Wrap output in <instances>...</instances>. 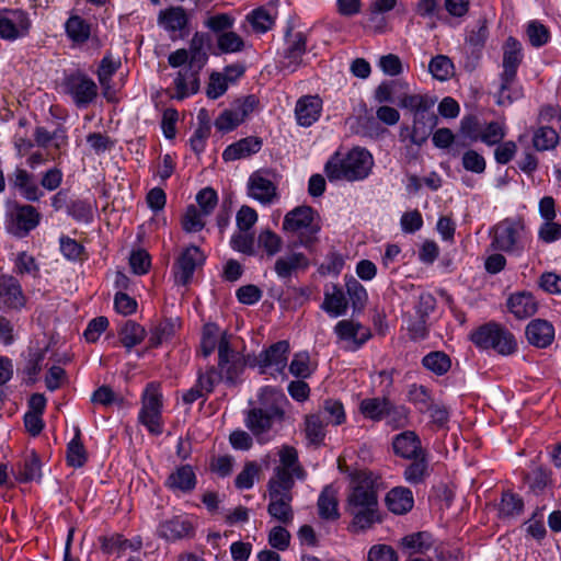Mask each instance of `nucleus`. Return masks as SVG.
I'll return each instance as SVG.
<instances>
[{"label": "nucleus", "instance_id": "nucleus-44", "mask_svg": "<svg viewBox=\"0 0 561 561\" xmlns=\"http://www.w3.org/2000/svg\"><path fill=\"white\" fill-rule=\"evenodd\" d=\"M422 365L437 376L445 375L451 367V359L443 351H433L422 358Z\"/></svg>", "mask_w": 561, "mask_h": 561}, {"label": "nucleus", "instance_id": "nucleus-1", "mask_svg": "<svg viewBox=\"0 0 561 561\" xmlns=\"http://www.w3.org/2000/svg\"><path fill=\"white\" fill-rule=\"evenodd\" d=\"M379 476L369 470L355 472L345 503L354 531H365L382 522L378 502Z\"/></svg>", "mask_w": 561, "mask_h": 561}, {"label": "nucleus", "instance_id": "nucleus-24", "mask_svg": "<svg viewBox=\"0 0 561 561\" xmlns=\"http://www.w3.org/2000/svg\"><path fill=\"white\" fill-rule=\"evenodd\" d=\"M523 61V47L518 39L510 36L503 45L502 73L511 79L517 75V70Z\"/></svg>", "mask_w": 561, "mask_h": 561}, {"label": "nucleus", "instance_id": "nucleus-33", "mask_svg": "<svg viewBox=\"0 0 561 561\" xmlns=\"http://www.w3.org/2000/svg\"><path fill=\"white\" fill-rule=\"evenodd\" d=\"M65 33L75 45L85 44L91 36V24L78 14H71L65 22Z\"/></svg>", "mask_w": 561, "mask_h": 561}, {"label": "nucleus", "instance_id": "nucleus-11", "mask_svg": "<svg viewBox=\"0 0 561 561\" xmlns=\"http://www.w3.org/2000/svg\"><path fill=\"white\" fill-rule=\"evenodd\" d=\"M289 343L285 340L272 344L254 357L250 366L257 367L260 374L284 375L289 355Z\"/></svg>", "mask_w": 561, "mask_h": 561}, {"label": "nucleus", "instance_id": "nucleus-32", "mask_svg": "<svg viewBox=\"0 0 561 561\" xmlns=\"http://www.w3.org/2000/svg\"><path fill=\"white\" fill-rule=\"evenodd\" d=\"M309 260L304 253L293 252L287 256H280L275 261L274 271L282 279L289 278L298 270H307Z\"/></svg>", "mask_w": 561, "mask_h": 561}, {"label": "nucleus", "instance_id": "nucleus-29", "mask_svg": "<svg viewBox=\"0 0 561 561\" xmlns=\"http://www.w3.org/2000/svg\"><path fill=\"white\" fill-rule=\"evenodd\" d=\"M188 22L190 18L183 7H169L158 15V24L169 33L185 30Z\"/></svg>", "mask_w": 561, "mask_h": 561}, {"label": "nucleus", "instance_id": "nucleus-40", "mask_svg": "<svg viewBox=\"0 0 561 561\" xmlns=\"http://www.w3.org/2000/svg\"><path fill=\"white\" fill-rule=\"evenodd\" d=\"M525 481L533 493L542 494L547 488L553 486L552 471L538 466L525 476Z\"/></svg>", "mask_w": 561, "mask_h": 561}, {"label": "nucleus", "instance_id": "nucleus-22", "mask_svg": "<svg viewBox=\"0 0 561 561\" xmlns=\"http://www.w3.org/2000/svg\"><path fill=\"white\" fill-rule=\"evenodd\" d=\"M196 483L197 479L192 466L183 465L169 474L164 485L173 492L191 493Z\"/></svg>", "mask_w": 561, "mask_h": 561}, {"label": "nucleus", "instance_id": "nucleus-26", "mask_svg": "<svg viewBox=\"0 0 561 561\" xmlns=\"http://www.w3.org/2000/svg\"><path fill=\"white\" fill-rule=\"evenodd\" d=\"M334 331L341 340L353 341L355 348L363 346L371 336L368 328L352 320L339 321Z\"/></svg>", "mask_w": 561, "mask_h": 561}, {"label": "nucleus", "instance_id": "nucleus-55", "mask_svg": "<svg viewBox=\"0 0 561 561\" xmlns=\"http://www.w3.org/2000/svg\"><path fill=\"white\" fill-rule=\"evenodd\" d=\"M306 438L310 444L320 445L325 437L324 423L319 414H310L305 419Z\"/></svg>", "mask_w": 561, "mask_h": 561}, {"label": "nucleus", "instance_id": "nucleus-23", "mask_svg": "<svg viewBox=\"0 0 561 561\" xmlns=\"http://www.w3.org/2000/svg\"><path fill=\"white\" fill-rule=\"evenodd\" d=\"M158 536L169 541H175L182 538L192 537L194 528L192 524L181 516H174L171 519L160 523Z\"/></svg>", "mask_w": 561, "mask_h": 561}, {"label": "nucleus", "instance_id": "nucleus-8", "mask_svg": "<svg viewBox=\"0 0 561 561\" xmlns=\"http://www.w3.org/2000/svg\"><path fill=\"white\" fill-rule=\"evenodd\" d=\"M216 368L227 386L234 387L241 382L245 362L242 355L231 347L230 336L226 332L219 339L218 367Z\"/></svg>", "mask_w": 561, "mask_h": 561}, {"label": "nucleus", "instance_id": "nucleus-42", "mask_svg": "<svg viewBox=\"0 0 561 561\" xmlns=\"http://www.w3.org/2000/svg\"><path fill=\"white\" fill-rule=\"evenodd\" d=\"M146 335L145 328L133 320H127L118 330L119 341L128 352L139 345Z\"/></svg>", "mask_w": 561, "mask_h": 561}, {"label": "nucleus", "instance_id": "nucleus-25", "mask_svg": "<svg viewBox=\"0 0 561 561\" xmlns=\"http://www.w3.org/2000/svg\"><path fill=\"white\" fill-rule=\"evenodd\" d=\"M262 139L255 136H249L242 138L231 145H229L222 152V159L225 161H234L243 158H248L262 148Z\"/></svg>", "mask_w": 561, "mask_h": 561}, {"label": "nucleus", "instance_id": "nucleus-7", "mask_svg": "<svg viewBox=\"0 0 561 561\" xmlns=\"http://www.w3.org/2000/svg\"><path fill=\"white\" fill-rule=\"evenodd\" d=\"M163 397L158 382H149L141 396V409L138 414V422L142 424L150 434L160 435L163 432L162 422Z\"/></svg>", "mask_w": 561, "mask_h": 561}, {"label": "nucleus", "instance_id": "nucleus-15", "mask_svg": "<svg viewBox=\"0 0 561 561\" xmlns=\"http://www.w3.org/2000/svg\"><path fill=\"white\" fill-rule=\"evenodd\" d=\"M175 93L170 94L171 99L182 101L190 95L196 94L199 90V69L185 66L180 69L173 80Z\"/></svg>", "mask_w": 561, "mask_h": 561}, {"label": "nucleus", "instance_id": "nucleus-39", "mask_svg": "<svg viewBox=\"0 0 561 561\" xmlns=\"http://www.w3.org/2000/svg\"><path fill=\"white\" fill-rule=\"evenodd\" d=\"M405 467L403 477L410 484H420L430 476L427 451L410 459Z\"/></svg>", "mask_w": 561, "mask_h": 561}, {"label": "nucleus", "instance_id": "nucleus-6", "mask_svg": "<svg viewBox=\"0 0 561 561\" xmlns=\"http://www.w3.org/2000/svg\"><path fill=\"white\" fill-rule=\"evenodd\" d=\"M491 247L501 252L520 255L527 241L524 218H505L491 229Z\"/></svg>", "mask_w": 561, "mask_h": 561}, {"label": "nucleus", "instance_id": "nucleus-41", "mask_svg": "<svg viewBox=\"0 0 561 561\" xmlns=\"http://www.w3.org/2000/svg\"><path fill=\"white\" fill-rule=\"evenodd\" d=\"M389 402L387 397L366 398L359 403V412L365 419L379 422L385 419Z\"/></svg>", "mask_w": 561, "mask_h": 561}, {"label": "nucleus", "instance_id": "nucleus-47", "mask_svg": "<svg viewBox=\"0 0 561 561\" xmlns=\"http://www.w3.org/2000/svg\"><path fill=\"white\" fill-rule=\"evenodd\" d=\"M278 456L280 466H278L277 468H286L287 470L294 471L297 479H305L306 471L298 461V453L295 447L284 445L280 448Z\"/></svg>", "mask_w": 561, "mask_h": 561}, {"label": "nucleus", "instance_id": "nucleus-48", "mask_svg": "<svg viewBox=\"0 0 561 561\" xmlns=\"http://www.w3.org/2000/svg\"><path fill=\"white\" fill-rule=\"evenodd\" d=\"M559 144V135L552 127L541 126L535 130L533 146L537 151L554 149Z\"/></svg>", "mask_w": 561, "mask_h": 561}, {"label": "nucleus", "instance_id": "nucleus-27", "mask_svg": "<svg viewBox=\"0 0 561 561\" xmlns=\"http://www.w3.org/2000/svg\"><path fill=\"white\" fill-rule=\"evenodd\" d=\"M507 308L517 319L524 320L537 312L538 302L531 293L522 291L510 296Z\"/></svg>", "mask_w": 561, "mask_h": 561}, {"label": "nucleus", "instance_id": "nucleus-45", "mask_svg": "<svg viewBox=\"0 0 561 561\" xmlns=\"http://www.w3.org/2000/svg\"><path fill=\"white\" fill-rule=\"evenodd\" d=\"M207 41V35L205 33L196 32L191 42H190V66H197V69H202V67L206 64L208 56L204 50L205 43Z\"/></svg>", "mask_w": 561, "mask_h": 561}, {"label": "nucleus", "instance_id": "nucleus-34", "mask_svg": "<svg viewBox=\"0 0 561 561\" xmlns=\"http://www.w3.org/2000/svg\"><path fill=\"white\" fill-rule=\"evenodd\" d=\"M434 546V538L428 531H416L401 538L400 547L408 554H424Z\"/></svg>", "mask_w": 561, "mask_h": 561}, {"label": "nucleus", "instance_id": "nucleus-13", "mask_svg": "<svg viewBox=\"0 0 561 561\" xmlns=\"http://www.w3.org/2000/svg\"><path fill=\"white\" fill-rule=\"evenodd\" d=\"M307 50V36L302 32H286V47L283 53L282 67L294 72L301 64Z\"/></svg>", "mask_w": 561, "mask_h": 561}, {"label": "nucleus", "instance_id": "nucleus-4", "mask_svg": "<svg viewBox=\"0 0 561 561\" xmlns=\"http://www.w3.org/2000/svg\"><path fill=\"white\" fill-rule=\"evenodd\" d=\"M373 165L374 159L370 152L365 148L356 147L350 150L343 159L339 153L331 157L324 165V172L331 182L358 181L369 175Z\"/></svg>", "mask_w": 561, "mask_h": 561}, {"label": "nucleus", "instance_id": "nucleus-49", "mask_svg": "<svg viewBox=\"0 0 561 561\" xmlns=\"http://www.w3.org/2000/svg\"><path fill=\"white\" fill-rule=\"evenodd\" d=\"M236 19L230 13L207 14L204 26L217 36L232 30Z\"/></svg>", "mask_w": 561, "mask_h": 561}, {"label": "nucleus", "instance_id": "nucleus-59", "mask_svg": "<svg viewBox=\"0 0 561 561\" xmlns=\"http://www.w3.org/2000/svg\"><path fill=\"white\" fill-rule=\"evenodd\" d=\"M428 70L435 79L446 81L454 72V64L449 57L437 55L430 61Z\"/></svg>", "mask_w": 561, "mask_h": 561}, {"label": "nucleus", "instance_id": "nucleus-31", "mask_svg": "<svg viewBox=\"0 0 561 561\" xmlns=\"http://www.w3.org/2000/svg\"><path fill=\"white\" fill-rule=\"evenodd\" d=\"M437 121L438 118L433 110L413 117L410 130L411 141L419 146L423 145L437 125Z\"/></svg>", "mask_w": 561, "mask_h": 561}, {"label": "nucleus", "instance_id": "nucleus-46", "mask_svg": "<svg viewBox=\"0 0 561 561\" xmlns=\"http://www.w3.org/2000/svg\"><path fill=\"white\" fill-rule=\"evenodd\" d=\"M174 334V321L170 318H165L161 320L159 323H157L153 328H151L149 336V346L156 348L160 346L163 342L171 340Z\"/></svg>", "mask_w": 561, "mask_h": 561}, {"label": "nucleus", "instance_id": "nucleus-3", "mask_svg": "<svg viewBox=\"0 0 561 561\" xmlns=\"http://www.w3.org/2000/svg\"><path fill=\"white\" fill-rule=\"evenodd\" d=\"M283 230L291 238V248L302 247L311 251L319 242L321 219L311 206H297L285 215Z\"/></svg>", "mask_w": 561, "mask_h": 561}, {"label": "nucleus", "instance_id": "nucleus-56", "mask_svg": "<svg viewBox=\"0 0 561 561\" xmlns=\"http://www.w3.org/2000/svg\"><path fill=\"white\" fill-rule=\"evenodd\" d=\"M408 400L422 413L430 411L433 404L430 390L425 386L416 383L410 386Z\"/></svg>", "mask_w": 561, "mask_h": 561}, {"label": "nucleus", "instance_id": "nucleus-36", "mask_svg": "<svg viewBox=\"0 0 561 561\" xmlns=\"http://www.w3.org/2000/svg\"><path fill=\"white\" fill-rule=\"evenodd\" d=\"M295 473L286 468H275L274 476L267 482L268 494L293 495L291 490L295 485Z\"/></svg>", "mask_w": 561, "mask_h": 561}, {"label": "nucleus", "instance_id": "nucleus-64", "mask_svg": "<svg viewBox=\"0 0 561 561\" xmlns=\"http://www.w3.org/2000/svg\"><path fill=\"white\" fill-rule=\"evenodd\" d=\"M257 105L259 99L254 94H249L234 100L230 105V110L237 115L241 123H243Z\"/></svg>", "mask_w": 561, "mask_h": 561}, {"label": "nucleus", "instance_id": "nucleus-30", "mask_svg": "<svg viewBox=\"0 0 561 561\" xmlns=\"http://www.w3.org/2000/svg\"><path fill=\"white\" fill-rule=\"evenodd\" d=\"M268 515L283 525H290L294 522V510L291 506L293 495L268 494Z\"/></svg>", "mask_w": 561, "mask_h": 561}, {"label": "nucleus", "instance_id": "nucleus-16", "mask_svg": "<svg viewBox=\"0 0 561 561\" xmlns=\"http://www.w3.org/2000/svg\"><path fill=\"white\" fill-rule=\"evenodd\" d=\"M268 171L259 170L249 178V195L262 204H271L277 196L276 185L267 178Z\"/></svg>", "mask_w": 561, "mask_h": 561}, {"label": "nucleus", "instance_id": "nucleus-20", "mask_svg": "<svg viewBox=\"0 0 561 561\" xmlns=\"http://www.w3.org/2000/svg\"><path fill=\"white\" fill-rule=\"evenodd\" d=\"M322 111V100L318 95L301 96L295 107L297 123L300 126L309 127L316 123Z\"/></svg>", "mask_w": 561, "mask_h": 561}, {"label": "nucleus", "instance_id": "nucleus-60", "mask_svg": "<svg viewBox=\"0 0 561 561\" xmlns=\"http://www.w3.org/2000/svg\"><path fill=\"white\" fill-rule=\"evenodd\" d=\"M243 38L236 32L229 31L217 36V48L221 54H233L243 50Z\"/></svg>", "mask_w": 561, "mask_h": 561}, {"label": "nucleus", "instance_id": "nucleus-17", "mask_svg": "<svg viewBox=\"0 0 561 561\" xmlns=\"http://www.w3.org/2000/svg\"><path fill=\"white\" fill-rule=\"evenodd\" d=\"M12 19L0 18V37L7 41H15L28 34L31 20L22 10L12 11Z\"/></svg>", "mask_w": 561, "mask_h": 561}, {"label": "nucleus", "instance_id": "nucleus-2", "mask_svg": "<svg viewBox=\"0 0 561 561\" xmlns=\"http://www.w3.org/2000/svg\"><path fill=\"white\" fill-rule=\"evenodd\" d=\"M259 404L245 412L244 424L260 444L266 443L268 432L275 424L285 420L284 403L286 397L273 388L266 387L259 394Z\"/></svg>", "mask_w": 561, "mask_h": 561}, {"label": "nucleus", "instance_id": "nucleus-37", "mask_svg": "<svg viewBox=\"0 0 561 561\" xmlns=\"http://www.w3.org/2000/svg\"><path fill=\"white\" fill-rule=\"evenodd\" d=\"M317 505L320 518L335 520L340 517L336 490L332 485L323 488Z\"/></svg>", "mask_w": 561, "mask_h": 561}, {"label": "nucleus", "instance_id": "nucleus-19", "mask_svg": "<svg viewBox=\"0 0 561 561\" xmlns=\"http://www.w3.org/2000/svg\"><path fill=\"white\" fill-rule=\"evenodd\" d=\"M525 334L530 345L546 348L554 340V328L547 320L534 319L527 324Z\"/></svg>", "mask_w": 561, "mask_h": 561}, {"label": "nucleus", "instance_id": "nucleus-38", "mask_svg": "<svg viewBox=\"0 0 561 561\" xmlns=\"http://www.w3.org/2000/svg\"><path fill=\"white\" fill-rule=\"evenodd\" d=\"M332 289V293L328 290L324 291L321 309L331 317L344 316L348 308L347 299L340 286L333 285Z\"/></svg>", "mask_w": 561, "mask_h": 561}, {"label": "nucleus", "instance_id": "nucleus-43", "mask_svg": "<svg viewBox=\"0 0 561 561\" xmlns=\"http://www.w3.org/2000/svg\"><path fill=\"white\" fill-rule=\"evenodd\" d=\"M500 81L496 101L499 105H510L523 96V89L517 84V75L506 79L504 73L501 72Z\"/></svg>", "mask_w": 561, "mask_h": 561}, {"label": "nucleus", "instance_id": "nucleus-10", "mask_svg": "<svg viewBox=\"0 0 561 561\" xmlns=\"http://www.w3.org/2000/svg\"><path fill=\"white\" fill-rule=\"evenodd\" d=\"M64 92L71 96L77 107H87L98 96L96 83L83 71L66 75L62 80Z\"/></svg>", "mask_w": 561, "mask_h": 561}, {"label": "nucleus", "instance_id": "nucleus-28", "mask_svg": "<svg viewBox=\"0 0 561 561\" xmlns=\"http://www.w3.org/2000/svg\"><path fill=\"white\" fill-rule=\"evenodd\" d=\"M385 502L391 513L404 515L413 508L414 497L410 489L396 486L387 493Z\"/></svg>", "mask_w": 561, "mask_h": 561}, {"label": "nucleus", "instance_id": "nucleus-12", "mask_svg": "<svg viewBox=\"0 0 561 561\" xmlns=\"http://www.w3.org/2000/svg\"><path fill=\"white\" fill-rule=\"evenodd\" d=\"M206 259V254L199 247L194 244L185 247L173 264L175 284L187 286L192 282L195 271L205 264Z\"/></svg>", "mask_w": 561, "mask_h": 561}, {"label": "nucleus", "instance_id": "nucleus-18", "mask_svg": "<svg viewBox=\"0 0 561 561\" xmlns=\"http://www.w3.org/2000/svg\"><path fill=\"white\" fill-rule=\"evenodd\" d=\"M392 449L396 456L403 459L417 457L426 451L422 442L414 431H404L392 438Z\"/></svg>", "mask_w": 561, "mask_h": 561}, {"label": "nucleus", "instance_id": "nucleus-57", "mask_svg": "<svg viewBox=\"0 0 561 561\" xmlns=\"http://www.w3.org/2000/svg\"><path fill=\"white\" fill-rule=\"evenodd\" d=\"M45 350H35L28 353L23 374L26 382L33 385L37 381V376L42 371L43 362L45 359Z\"/></svg>", "mask_w": 561, "mask_h": 561}, {"label": "nucleus", "instance_id": "nucleus-63", "mask_svg": "<svg viewBox=\"0 0 561 561\" xmlns=\"http://www.w3.org/2000/svg\"><path fill=\"white\" fill-rule=\"evenodd\" d=\"M286 525H277L271 528L267 535L268 545L278 551H285L290 546L291 535Z\"/></svg>", "mask_w": 561, "mask_h": 561}, {"label": "nucleus", "instance_id": "nucleus-35", "mask_svg": "<svg viewBox=\"0 0 561 561\" xmlns=\"http://www.w3.org/2000/svg\"><path fill=\"white\" fill-rule=\"evenodd\" d=\"M436 99L428 94H409L404 93L399 98L398 105L408 110L413 117L422 115L433 110Z\"/></svg>", "mask_w": 561, "mask_h": 561}, {"label": "nucleus", "instance_id": "nucleus-14", "mask_svg": "<svg viewBox=\"0 0 561 561\" xmlns=\"http://www.w3.org/2000/svg\"><path fill=\"white\" fill-rule=\"evenodd\" d=\"M26 304L22 286L13 275L0 277V306L8 309L20 310Z\"/></svg>", "mask_w": 561, "mask_h": 561}, {"label": "nucleus", "instance_id": "nucleus-5", "mask_svg": "<svg viewBox=\"0 0 561 561\" xmlns=\"http://www.w3.org/2000/svg\"><path fill=\"white\" fill-rule=\"evenodd\" d=\"M470 341L480 350H493L502 356L517 352L514 334L495 321L486 322L473 330L470 333Z\"/></svg>", "mask_w": 561, "mask_h": 561}, {"label": "nucleus", "instance_id": "nucleus-51", "mask_svg": "<svg viewBox=\"0 0 561 561\" xmlns=\"http://www.w3.org/2000/svg\"><path fill=\"white\" fill-rule=\"evenodd\" d=\"M345 287L353 309L363 310L368 300L365 287L353 276H345Z\"/></svg>", "mask_w": 561, "mask_h": 561}, {"label": "nucleus", "instance_id": "nucleus-52", "mask_svg": "<svg viewBox=\"0 0 561 561\" xmlns=\"http://www.w3.org/2000/svg\"><path fill=\"white\" fill-rule=\"evenodd\" d=\"M383 420L393 430L403 428L409 425L410 410L405 405H397L390 400Z\"/></svg>", "mask_w": 561, "mask_h": 561}, {"label": "nucleus", "instance_id": "nucleus-62", "mask_svg": "<svg viewBox=\"0 0 561 561\" xmlns=\"http://www.w3.org/2000/svg\"><path fill=\"white\" fill-rule=\"evenodd\" d=\"M526 34L528 36L530 45L536 48L546 45L551 37L548 27L536 20L530 21L527 24Z\"/></svg>", "mask_w": 561, "mask_h": 561}, {"label": "nucleus", "instance_id": "nucleus-21", "mask_svg": "<svg viewBox=\"0 0 561 561\" xmlns=\"http://www.w3.org/2000/svg\"><path fill=\"white\" fill-rule=\"evenodd\" d=\"M12 473L16 481L28 483L39 481L42 478V461L36 451L26 454L13 468Z\"/></svg>", "mask_w": 561, "mask_h": 561}, {"label": "nucleus", "instance_id": "nucleus-58", "mask_svg": "<svg viewBox=\"0 0 561 561\" xmlns=\"http://www.w3.org/2000/svg\"><path fill=\"white\" fill-rule=\"evenodd\" d=\"M13 272L18 275H31L36 278L39 275V265L35 257L23 251L16 254Z\"/></svg>", "mask_w": 561, "mask_h": 561}, {"label": "nucleus", "instance_id": "nucleus-54", "mask_svg": "<svg viewBox=\"0 0 561 561\" xmlns=\"http://www.w3.org/2000/svg\"><path fill=\"white\" fill-rule=\"evenodd\" d=\"M88 459L85 448L81 442L80 431L77 430L75 437L67 446V463L73 468L82 467Z\"/></svg>", "mask_w": 561, "mask_h": 561}, {"label": "nucleus", "instance_id": "nucleus-50", "mask_svg": "<svg viewBox=\"0 0 561 561\" xmlns=\"http://www.w3.org/2000/svg\"><path fill=\"white\" fill-rule=\"evenodd\" d=\"M524 510V501L522 496L512 491L502 493L499 513L501 517H514L522 514Z\"/></svg>", "mask_w": 561, "mask_h": 561}, {"label": "nucleus", "instance_id": "nucleus-9", "mask_svg": "<svg viewBox=\"0 0 561 561\" xmlns=\"http://www.w3.org/2000/svg\"><path fill=\"white\" fill-rule=\"evenodd\" d=\"M41 218L34 206L15 203L7 213V232L19 239L25 238L39 225Z\"/></svg>", "mask_w": 561, "mask_h": 561}, {"label": "nucleus", "instance_id": "nucleus-53", "mask_svg": "<svg viewBox=\"0 0 561 561\" xmlns=\"http://www.w3.org/2000/svg\"><path fill=\"white\" fill-rule=\"evenodd\" d=\"M247 21L255 33H266L275 24V18L264 7L251 11L247 15Z\"/></svg>", "mask_w": 561, "mask_h": 561}, {"label": "nucleus", "instance_id": "nucleus-61", "mask_svg": "<svg viewBox=\"0 0 561 561\" xmlns=\"http://www.w3.org/2000/svg\"><path fill=\"white\" fill-rule=\"evenodd\" d=\"M505 136V124L503 122L492 121L482 129L480 140L488 146H494L500 144Z\"/></svg>", "mask_w": 561, "mask_h": 561}]
</instances>
